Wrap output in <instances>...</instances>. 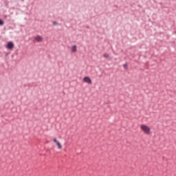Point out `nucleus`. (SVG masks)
Returning <instances> with one entry per match:
<instances>
[{
	"instance_id": "nucleus-1",
	"label": "nucleus",
	"mask_w": 176,
	"mask_h": 176,
	"mask_svg": "<svg viewBox=\"0 0 176 176\" xmlns=\"http://www.w3.org/2000/svg\"><path fill=\"white\" fill-rule=\"evenodd\" d=\"M141 129L142 130V131H144V133H145L146 134H149V131H151V129H149L148 127V126L146 125H142L141 126Z\"/></svg>"
},
{
	"instance_id": "nucleus-2",
	"label": "nucleus",
	"mask_w": 176,
	"mask_h": 176,
	"mask_svg": "<svg viewBox=\"0 0 176 176\" xmlns=\"http://www.w3.org/2000/svg\"><path fill=\"white\" fill-rule=\"evenodd\" d=\"M83 80L84 82H85V83H89V85H91V79H90V77H85Z\"/></svg>"
},
{
	"instance_id": "nucleus-3",
	"label": "nucleus",
	"mask_w": 176,
	"mask_h": 176,
	"mask_svg": "<svg viewBox=\"0 0 176 176\" xmlns=\"http://www.w3.org/2000/svg\"><path fill=\"white\" fill-rule=\"evenodd\" d=\"M7 47L8 49L12 50L13 47H14V44H13L12 41H10L8 43Z\"/></svg>"
},
{
	"instance_id": "nucleus-4",
	"label": "nucleus",
	"mask_w": 176,
	"mask_h": 176,
	"mask_svg": "<svg viewBox=\"0 0 176 176\" xmlns=\"http://www.w3.org/2000/svg\"><path fill=\"white\" fill-rule=\"evenodd\" d=\"M43 39V38L41 36H36L35 37V40L37 41V42H42Z\"/></svg>"
},
{
	"instance_id": "nucleus-5",
	"label": "nucleus",
	"mask_w": 176,
	"mask_h": 176,
	"mask_svg": "<svg viewBox=\"0 0 176 176\" xmlns=\"http://www.w3.org/2000/svg\"><path fill=\"white\" fill-rule=\"evenodd\" d=\"M72 52L73 53H75V52H76V45H73L72 47Z\"/></svg>"
},
{
	"instance_id": "nucleus-6",
	"label": "nucleus",
	"mask_w": 176,
	"mask_h": 176,
	"mask_svg": "<svg viewBox=\"0 0 176 176\" xmlns=\"http://www.w3.org/2000/svg\"><path fill=\"white\" fill-rule=\"evenodd\" d=\"M103 57H104V58H109V60H111V58L109 57V55L108 54H104L103 55Z\"/></svg>"
},
{
	"instance_id": "nucleus-7",
	"label": "nucleus",
	"mask_w": 176,
	"mask_h": 176,
	"mask_svg": "<svg viewBox=\"0 0 176 176\" xmlns=\"http://www.w3.org/2000/svg\"><path fill=\"white\" fill-rule=\"evenodd\" d=\"M56 145L58 146V149H62L61 143L58 142L56 143Z\"/></svg>"
},
{
	"instance_id": "nucleus-8",
	"label": "nucleus",
	"mask_w": 176,
	"mask_h": 176,
	"mask_svg": "<svg viewBox=\"0 0 176 176\" xmlns=\"http://www.w3.org/2000/svg\"><path fill=\"white\" fill-rule=\"evenodd\" d=\"M52 24H53V25H60V24L56 22V21H54L52 23Z\"/></svg>"
},
{
	"instance_id": "nucleus-9",
	"label": "nucleus",
	"mask_w": 176,
	"mask_h": 176,
	"mask_svg": "<svg viewBox=\"0 0 176 176\" xmlns=\"http://www.w3.org/2000/svg\"><path fill=\"white\" fill-rule=\"evenodd\" d=\"M3 25V21L0 19V25Z\"/></svg>"
},
{
	"instance_id": "nucleus-10",
	"label": "nucleus",
	"mask_w": 176,
	"mask_h": 176,
	"mask_svg": "<svg viewBox=\"0 0 176 176\" xmlns=\"http://www.w3.org/2000/svg\"><path fill=\"white\" fill-rule=\"evenodd\" d=\"M54 142H55L56 144H57V142H58V141H57V139H56V138H54Z\"/></svg>"
},
{
	"instance_id": "nucleus-11",
	"label": "nucleus",
	"mask_w": 176,
	"mask_h": 176,
	"mask_svg": "<svg viewBox=\"0 0 176 176\" xmlns=\"http://www.w3.org/2000/svg\"><path fill=\"white\" fill-rule=\"evenodd\" d=\"M123 67H124V68H125V69H126V68H127V65H124Z\"/></svg>"
}]
</instances>
